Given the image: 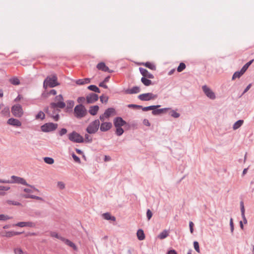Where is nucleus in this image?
I'll use <instances>...</instances> for the list:
<instances>
[{
	"mask_svg": "<svg viewBox=\"0 0 254 254\" xmlns=\"http://www.w3.org/2000/svg\"><path fill=\"white\" fill-rule=\"evenodd\" d=\"M99 109V107L97 105L91 106L89 109V113L92 116L96 115Z\"/></svg>",
	"mask_w": 254,
	"mask_h": 254,
	"instance_id": "20",
	"label": "nucleus"
},
{
	"mask_svg": "<svg viewBox=\"0 0 254 254\" xmlns=\"http://www.w3.org/2000/svg\"><path fill=\"white\" fill-rule=\"evenodd\" d=\"M103 217L108 220H112L115 221L116 220V218L114 216H112L110 215L109 213H105L102 215Z\"/></svg>",
	"mask_w": 254,
	"mask_h": 254,
	"instance_id": "27",
	"label": "nucleus"
},
{
	"mask_svg": "<svg viewBox=\"0 0 254 254\" xmlns=\"http://www.w3.org/2000/svg\"><path fill=\"white\" fill-rule=\"evenodd\" d=\"M137 238L139 240L142 241L145 239V235L144 232L141 229H139L136 233Z\"/></svg>",
	"mask_w": 254,
	"mask_h": 254,
	"instance_id": "25",
	"label": "nucleus"
},
{
	"mask_svg": "<svg viewBox=\"0 0 254 254\" xmlns=\"http://www.w3.org/2000/svg\"><path fill=\"white\" fill-rule=\"evenodd\" d=\"M144 65L148 67V68L150 69H152V70H155L156 69V66L155 65L153 64H152L150 62H146V63H145L144 64Z\"/></svg>",
	"mask_w": 254,
	"mask_h": 254,
	"instance_id": "37",
	"label": "nucleus"
},
{
	"mask_svg": "<svg viewBox=\"0 0 254 254\" xmlns=\"http://www.w3.org/2000/svg\"><path fill=\"white\" fill-rule=\"evenodd\" d=\"M127 107L128 108H133L136 109H141L142 108L141 106L135 104H129L127 105Z\"/></svg>",
	"mask_w": 254,
	"mask_h": 254,
	"instance_id": "50",
	"label": "nucleus"
},
{
	"mask_svg": "<svg viewBox=\"0 0 254 254\" xmlns=\"http://www.w3.org/2000/svg\"><path fill=\"white\" fill-rule=\"evenodd\" d=\"M23 232H18L14 231H4L0 233V235L2 237H5L7 238H10L14 236L19 235Z\"/></svg>",
	"mask_w": 254,
	"mask_h": 254,
	"instance_id": "13",
	"label": "nucleus"
},
{
	"mask_svg": "<svg viewBox=\"0 0 254 254\" xmlns=\"http://www.w3.org/2000/svg\"><path fill=\"white\" fill-rule=\"evenodd\" d=\"M51 235L52 237H55L57 239H59V235L58 234V233H57L56 232H52L51 234Z\"/></svg>",
	"mask_w": 254,
	"mask_h": 254,
	"instance_id": "62",
	"label": "nucleus"
},
{
	"mask_svg": "<svg viewBox=\"0 0 254 254\" xmlns=\"http://www.w3.org/2000/svg\"><path fill=\"white\" fill-rule=\"evenodd\" d=\"M141 81L142 82V83L145 86H149L152 84V81L150 80L147 79L144 77H142L141 78Z\"/></svg>",
	"mask_w": 254,
	"mask_h": 254,
	"instance_id": "30",
	"label": "nucleus"
},
{
	"mask_svg": "<svg viewBox=\"0 0 254 254\" xmlns=\"http://www.w3.org/2000/svg\"><path fill=\"white\" fill-rule=\"evenodd\" d=\"M5 203L8 205H16V206H20L21 205V203L19 202L14 201V200H7L5 201Z\"/></svg>",
	"mask_w": 254,
	"mask_h": 254,
	"instance_id": "32",
	"label": "nucleus"
},
{
	"mask_svg": "<svg viewBox=\"0 0 254 254\" xmlns=\"http://www.w3.org/2000/svg\"><path fill=\"white\" fill-rule=\"evenodd\" d=\"M243 123H244V120H239L237 121L233 125V129L234 130H236V129H238L243 125Z\"/></svg>",
	"mask_w": 254,
	"mask_h": 254,
	"instance_id": "24",
	"label": "nucleus"
},
{
	"mask_svg": "<svg viewBox=\"0 0 254 254\" xmlns=\"http://www.w3.org/2000/svg\"><path fill=\"white\" fill-rule=\"evenodd\" d=\"M10 83L13 85H17L20 84V81L17 77H13L9 80Z\"/></svg>",
	"mask_w": 254,
	"mask_h": 254,
	"instance_id": "35",
	"label": "nucleus"
},
{
	"mask_svg": "<svg viewBox=\"0 0 254 254\" xmlns=\"http://www.w3.org/2000/svg\"><path fill=\"white\" fill-rule=\"evenodd\" d=\"M100 127V121L99 120H95L89 124L86 129V131L89 134L96 133Z\"/></svg>",
	"mask_w": 254,
	"mask_h": 254,
	"instance_id": "5",
	"label": "nucleus"
},
{
	"mask_svg": "<svg viewBox=\"0 0 254 254\" xmlns=\"http://www.w3.org/2000/svg\"><path fill=\"white\" fill-rule=\"evenodd\" d=\"M115 110L114 108H110L107 109L104 112V116L106 118L110 117L112 114L115 113Z\"/></svg>",
	"mask_w": 254,
	"mask_h": 254,
	"instance_id": "23",
	"label": "nucleus"
},
{
	"mask_svg": "<svg viewBox=\"0 0 254 254\" xmlns=\"http://www.w3.org/2000/svg\"><path fill=\"white\" fill-rule=\"evenodd\" d=\"M88 89L96 93H100V90L99 88L94 85H91L88 87Z\"/></svg>",
	"mask_w": 254,
	"mask_h": 254,
	"instance_id": "31",
	"label": "nucleus"
},
{
	"mask_svg": "<svg viewBox=\"0 0 254 254\" xmlns=\"http://www.w3.org/2000/svg\"><path fill=\"white\" fill-rule=\"evenodd\" d=\"M13 226H18L20 227H35L36 224L34 222L31 221L27 222H19L16 224H13Z\"/></svg>",
	"mask_w": 254,
	"mask_h": 254,
	"instance_id": "11",
	"label": "nucleus"
},
{
	"mask_svg": "<svg viewBox=\"0 0 254 254\" xmlns=\"http://www.w3.org/2000/svg\"><path fill=\"white\" fill-rule=\"evenodd\" d=\"M160 107V105H152V106H147V107H142V108L141 109H142V110L143 111H148L149 110H152L157 109Z\"/></svg>",
	"mask_w": 254,
	"mask_h": 254,
	"instance_id": "28",
	"label": "nucleus"
},
{
	"mask_svg": "<svg viewBox=\"0 0 254 254\" xmlns=\"http://www.w3.org/2000/svg\"><path fill=\"white\" fill-rule=\"evenodd\" d=\"M99 86L103 87V88H104L105 89H107L108 88V86L106 84H105V82H104V81L101 82L99 84Z\"/></svg>",
	"mask_w": 254,
	"mask_h": 254,
	"instance_id": "61",
	"label": "nucleus"
},
{
	"mask_svg": "<svg viewBox=\"0 0 254 254\" xmlns=\"http://www.w3.org/2000/svg\"><path fill=\"white\" fill-rule=\"evenodd\" d=\"M68 139L70 141L75 143H83L84 141L83 137L78 133L75 131L68 134Z\"/></svg>",
	"mask_w": 254,
	"mask_h": 254,
	"instance_id": "6",
	"label": "nucleus"
},
{
	"mask_svg": "<svg viewBox=\"0 0 254 254\" xmlns=\"http://www.w3.org/2000/svg\"><path fill=\"white\" fill-rule=\"evenodd\" d=\"M170 115L171 116L175 118H178L180 117V115L179 113L176 112L174 110H172L170 112Z\"/></svg>",
	"mask_w": 254,
	"mask_h": 254,
	"instance_id": "42",
	"label": "nucleus"
},
{
	"mask_svg": "<svg viewBox=\"0 0 254 254\" xmlns=\"http://www.w3.org/2000/svg\"><path fill=\"white\" fill-rule=\"evenodd\" d=\"M193 246H194V248L195 250L197 253H199L200 252V250H199V247L198 243L197 242H196V241H194L193 242Z\"/></svg>",
	"mask_w": 254,
	"mask_h": 254,
	"instance_id": "46",
	"label": "nucleus"
},
{
	"mask_svg": "<svg viewBox=\"0 0 254 254\" xmlns=\"http://www.w3.org/2000/svg\"><path fill=\"white\" fill-rule=\"evenodd\" d=\"M11 178L12 179V181L0 179V183H2V184L16 183V184H21V185H25L26 186H28L30 188L33 189L36 191H39L36 188H35L34 186L30 185L28 184H27L26 181H25V180L22 178L17 177L16 176H12L11 177Z\"/></svg>",
	"mask_w": 254,
	"mask_h": 254,
	"instance_id": "1",
	"label": "nucleus"
},
{
	"mask_svg": "<svg viewBox=\"0 0 254 254\" xmlns=\"http://www.w3.org/2000/svg\"><path fill=\"white\" fill-rule=\"evenodd\" d=\"M10 189V188L8 186H0V190L7 191Z\"/></svg>",
	"mask_w": 254,
	"mask_h": 254,
	"instance_id": "53",
	"label": "nucleus"
},
{
	"mask_svg": "<svg viewBox=\"0 0 254 254\" xmlns=\"http://www.w3.org/2000/svg\"><path fill=\"white\" fill-rule=\"evenodd\" d=\"M14 252L15 254H23V252L21 249L20 248H16L14 250Z\"/></svg>",
	"mask_w": 254,
	"mask_h": 254,
	"instance_id": "51",
	"label": "nucleus"
},
{
	"mask_svg": "<svg viewBox=\"0 0 254 254\" xmlns=\"http://www.w3.org/2000/svg\"><path fill=\"white\" fill-rule=\"evenodd\" d=\"M139 71L144 77H146L148 78H153L154 76L152 74L149 73L146 69L142 67H139Z\"/></svg>",
	"mask_w": 254,
	"mask_h": 254,
	"instance_id": "18",
	"label": "nucleus"
},
{
	"mask_svg": "<svg viewBox=\"0 0 254 254\" xmlns=\"http://www.w3.org/2000/svg\"><path fill=\"white\" fill-rule=\"evenodd\" d=\"M45 114L43 112L41 111L39 112V113L36 115L35 119L37 120H38V119L43 120L45 119Z\"/></svg>",
	"mask_w": 254,
	"mask_h": 254,
	"instance_id": "34",
	"label": "nucleus"
},
{
	"mask_svg": "<svg viewBox=\"0 0 254 254\" xmlns=\"http://www.w3.org/2000/svg\"><path fill=\"white\" fill-rule=\"evenodd\" d=\"M167 254H177V253L174 250H171L168 252Z\"/></svg>",
	"mask_w": 254,
	"mask_h": 254,
	"instance_id": "64",
	"label": "nucleus"
},
{
	"mask_svg": "<svg viewBox=\"0 0 254 254\" xmlns=\"http://www.w3.org/2000/svg\"><path fill=\"white\" fill-rule=\"evenodd\" d=\"M116 133L118 136H121L122 135L124 132V129L122 128V127H116Z\"/></svg>",
	"mask_w": 254,
	"mask_h": 254,
	"instance_id": "40",
	"label": "nucleus"
},
{
	"mask_svg": "<svg viewBox=\"0 0 254 254\" xmlns=\"http://www.w3.org/2000/svg\"><path fill=\"white\" fill-rule=\"evenodd\" d=\"M44 162L48 164H53L54 163V160L51 157H46L44 158Z\"/></svg>",
	"mask_w": 254,
	"mask_h": 254,
	"instance_id": "38",
	"label": "nucleus"
},
{
	"mask_svg": "<svg viewBox=\"0 0 254 254\" xmlns=\"http://www.w3.org/2000/svg\"><path fill=\"white\" fill-rule=\"evenodd\" d=\"M67 129L65 128H63L61 129L59 131V135L60 136H63L64 134H65L67 133Z\"/></svg>",
	"mask_w": 254,
	"mask_h": 254,
	"instance_id": "49",
	"label": "nucleus"
},
{
	"mask_svg": "<svg viewBox=\"0 0 254 254\" xmlns=\"http://www.w3.org/2000/svg\"><path fill=\"white\" fill-rule=\"evenodd\" d=\"M143 124L144 125L149 127L150 126V123H149V121L147 119H144L143 121Z\"/></svg>",
	"mask_w": 254,
	"mask_h": 254,
	"instance_id": "56",
	"label": "nucleus"
},
{
	"mask_svg": "<svg viewBox=\"0 0 254 254\" xmlns=\"http://www.w3.org/2000/svg\"><path fill=\"white\" fill-rule=\"evenodd\" d=\"M186 64L183 63H181L177 68V71L179 72H182L186 68Z\"/></svg>",
	"mask_w": 254,
	"mask_h": 254,
	"instance_id": "39",
	"label": "nucleus"
},
{
	"mask_svg": "<svg viewBox=\"0 0 254 254\" xmlns=\"http://www.w3.org/2000/svg\"><path fill=\"white\" fill-rule=\"evenodd\" d=\"M67 108L68 109H72L74 105V102L73 100H67L66 101Z\"/></svg>",
	"mask_w": 254,
	"mask_h": 254,
	"instance_id": "41",
	"label": "nucleus"
},
{
	"mask_svg": "<svg viewBox=\"0 0 254 254\" xmlns=\"http://www.w3.org/2000/svg\"><path fill=\"white\" fill-rule=\"evenodd\" d=\"M72 157L75 162L78 163H80V158L77 156H76L75 154L73 153L72 154Z\"/></svg>",
	"mask_w": 254,
	"mask_h": 254,
	"instance_id": "47",
	"label": "nucleus"
},
{
	"mask_svg": "<svg viewBox=\"0 0 254 254\" xmlns=\"http://www.w3.org/2000/svg\"><path fill=\"white\" fill-rule=\"evenodd\" d=\"M57 186L60 190H63L65 188V184L63 182H58L57 183Z\"/></svg>",
	"mask_w": 254,
	"mask_h": 254,
	"instance_id": "44",
	"label": "nucleus"
},
{
	"mask_svg": "<svg viewBox=\"0 0 254 254\" xmlns=\"http://www.w3.org/2000/svg\"><path fill=\"white\" fill-rule=\"evenodd\" d=\"M12 217L8 216V215L4 214H0V220L1 221H5L10 219H11Z\"/></svg>",
	"mask_w": 254,
	"mask_h": 254,
	"instance_id": "43",
	"label": "nucleus"
},
{
	"mask_svg": "<svg viewBox=\"0 0 254 254\" xmlns=\"http://www.w3.org/2000/svg\"><path fill=\"white\" fill-rule=\"evenodd\" d=\"M97 68L99 70L103 71H107L108 72H112V70H110L108 66H107L104 63L101 62L97 65Z\"/></svg>",
	"mask_w": 254,
	"mask_h": 254,
	"instance_id": "17",
	"label": "nucleus"
},
{
	"mask_svg": "<svg viewBox=\"0 0 254 254\" xmlns=\"http://www.w3.org/2000/svg\"><path fill=\"white\" fill-rule=\"evenodd\" d=\"M31 198L39 200H42V201L43 200V198H42L40 196L34 195H32Z\"/></svg>",
	"mask_w": 254,
	"mask_h": 254,
	"instance_id": "58",
	"label": "nucleus"
},
{
	"mask_svg": "<svg viewBox=\"0 0 254 254\" xmlns=\"http://www.w3.org/2000/svg\"><path fill=\"white\" fill-rule=\"evenodd\" d=\"M78 103H79V104L83 103L85 101V98L83 97H79L77 98V100Z\"/></svg>",
	"mask_w": 254,
	"mask_h": 254,
	"instance_id": "52",
	"label": "nucleus"
},
{
	"mask_svg": "<svg viewBox=\"0 0 254 254\" xmlns=\"http://www.w3.org/2000/svg\"><path fill=\"white\" fill-rule=\"evenodd\" d=\"M60 85L58 81V77L56 74H52L48 76L44 81L43 88L47 89L48 87L53 88Z\"/></svg>",
	"mask_w": 254,
	"mask_h": 254,
	"instance_id": "2",
	"label": "nucleus"
},
{
	"mask_svg": "<svg viewBox=\"0 0 254 254\" xmlns=\"http://www.w3.org/2000/svg\"><path fill=\"white\" fill-rule=\"evenodd\" d=\"M75 82L78 85H83L84 84L83 79H79L76 80Z\"/></svg>",
	"mask_w": 254,
	"mask_h": 254,
	"instance_id": "57",
	"label": "nucleus"
},
{
	"mask_svg": "<svg viewBox=\"0 0 254 254\" xmlns=\"http://www.w3.org/2000/svg\"><path fill=\"white\" fill-rule=\"evenodd\" d=\"M169 236V232L167 230H163L160 234L158 236V238L160 239H164Z\"/></svg>",
	"mask_w": 254,
	"mask_h": 254,
	"instance_id": "26",
	"label": "nucleus"
},
{
	"mask_svg": "<svg viewBox=\"0 0 254 254\" xmlns=\"http://www.w3.org/2000/svg\"><path fill=\"white\" fill-rule=\"evenodd\" d=\"M58 124L53 123H46L41 127V130L44 132H48L55 130L58 127Z\"/></svg>",
	"mask_w": 254,
	"mask_h": 254,
	"instance_id": "8",
	"label": "nucleus"
},
{
	"mask_svg": "<svg viewBox=\"0 0 254 254\" xmlns=\"http://www.w3.org/2000/svg\"><path fill=\"white\" fill-rule=\"evenodd\" d=\"M23 190L24 192L28 193H30L32 192V190L30 189L25 188V189H23Z\"/></svg>",
	"mask_w": 254,
	"mask_h": 254,
	"instance_id": "63",
	"label": "nucleus"
},
{
	"mask_svg": "<svg viewBox=\"0 0 254 254\" xmlns=\"http://www.w3.org/2000/svg\"><path fill=\"white\" fill-rule=\"evenodd\" d=\"M65 244L73 248L74 250H77V247L76 245L69 240L67 239V240L65 241Z\"/></svg>",
	"mask_w": 254,
	"mask_h": 254,
	"instance_id": "36",
	"label": "nucleus"
},
{
	"mask_svg": "<svg viewBox=\"0 0 254 254\" xmlns=\"http://www.w3.org/2000/svg\"><path fill=\"white\" fill-rule=\"evenodd\" d=\"M147 217L148 220H150L152 216V213L150 209H148L146 212Z\"/></svg>",
	"mask_w": 254,
	"mask_h": 254,
	"instance_id": "54",
	"label": "nucleus"
},
{
	"mask_svg": "<svg viewBox=\"0 0 254 254\" xmlns=\"http://www.w3.org/2000/svg\"><path fill=\"white\" fill-rule=\"evenodd\" d=\"M98 96L95 93H91L88 95L86 97L87 103L91 104L93 103L98 100Z\"/></svg>",
	"mask_w": 254,
	"mask_h": 254,
	"instance_id": "12",
	"label": "nucleus"
},
{
	"mask_svg": "<svg viewBox=\"0 0 254 254\" xmlns=\"http://www.w3.org/2000/svg\"><path fill=\"white\" fill-rule=\"evenodd\" d=\"M193 225H194V224L192 222L190 221L189 222L190 230V232L191 234L193 233Z\"/></svg>",
	"mask_w": 254,
	"mask_h": 254,
	"instance_id": "55",
	"label": "nucleus"
},
{
	"mask_svg": "<svg viewBox=\"0 0 254 254\" xmlns=\"http://www.w3.org/2000/svg\"><path fill=\"white\" fill-rule=\"evenodd\" d=\"M138 98L141 101H147L156 99L157 95L152 93H147L140 94Z\"/></svg>",
	"mask_w": 254,
	"mask_h": 254,
	"instance_id": "9",
	"label": "nucleus"
},
{
	"mask_svg": "<svg viewBox=\"0 0 254 254\" xmlns=\"http://www.w3.org/2000/svg\"><path fill=\"white\" fill-rule=\"evenodd\" d=\"M240 207H241V215H242V217L244 223L245 224H247V219H246V216L245 215V210L244 203H243V201H241L240 202Z\"/></svg>",
	"mask_w": 254,
	"mask_h": 254,
	"instance_id": "21",
	"label": "nucleus"
},
{
	"mask_svg": "<svg viewBox=\"0 0 254 254\" xmlns=\"http://www.w3.org/2000/svg\"><path fill=\"white\" fill-rule=\"evenodd\" d=\"M57 94V91L55 89H52L51 90L49 93H47V94H51V95H56Z\"/></svg>",
	"mask_w": 254,
	"mask_h": 254,
	"instance_id": "60",
	"label": "nucleus"
},
{
	"mask_svg": "<svg viewBox=\"0 0 254 254\" xmlns=\"http://www.w3.org/2000/svg\"><path fill=\"white\" fill-rule=\"evenodd\" d=\"M114 124L115 127H122L126 124V122L122 118L117 117L114 120Z\"/></svg>",
	"mask_w": 254,
	"mask_h": 254,
	"instance_id": "15",
	"label": "nucleus"
},
{
	"mask_svg": "<svg viewBox=\"0 0 254 254\" xmlns=\"http://www.w3.org/2000/svg\"><path fill=\"white\" fill-rule=\"evenodd\" d=\"M254 62V60H252L250 61H249L248 63L246 64L241 68L242 70V72H245L247 70L249 66L253 63Z\"/></svg>",
	"mask_w": 254,
	"mask_h": 254,
	"instance_id": "33",
	"label": "nucleus"
},
{
	"mask_svg": "<svg viewBox=\"0 0 254 254\" xmlns=\"http://www.w3.org/2000/svg\"><path fill=\"white\" fill-rule=\"evenodd\" d=\"M92 141V137L88 134H85L84 141L85 142H91Z\"/></svg>",
	"mask_w": 254,
	"mask_h": 254,
	"instance_id": "45",
	"label": "nucleus"
},
{
	"mask_svg": "<svg viewBox=\"0 0 254 254\" xmlns=\"http://www.w3.org/2000/svg\"><path fill=\"white\" fill-rule=\"evenodd\" d=\"M112 127V124L110 122H103L101 124L100 130L102 131H107Z\"/></svg>",
	"mask_w": 254,
	"mask_h": 254,
	"instance_id": "16",
	"label": "nucleus"
},
{
	"mask_svg": "<svg viewBox=\"0 0 254 254\" xmlns=\"http://www.w3.org/2000/svg\"><path fill=\"white\" fill-rule=\"evenodd\" d=\"M100 101L102 103H107L108 100V98L104 95H102L100 97Z\"/></svg>",
	"mask_w": 254,
	"mask_h": 254,
	"instance_id": "48",
	"label": "nucleus"
},
{
	"mask_svg": "<svg viewBox=\"0 0 254 254\" xmlns=\"http://www.w3.org/2000/svg\"><path fill=\"white\" fill-rule=\"evenodd\" d=\"M11 113L15 117H21L23 115V111L22 106L18 104L13 105L11 107Z\"/></svg>",
	"mask_w": 254,
	"mask_h": 254,
	"instance_id": "7",
	"label": "nucleus"
},
{
	"mask_svg": "<svg viewBox=\"0 0 254 254\" xmlns=\"http://www.w3.org/2000/svg\"><path fill=\"white\" fill-rule=\"evenodd\" d=\"M7 124L14 126L19 127L21 126V123L18 120L14 118H10L7 121Z\"/></svg>",
	"mask_w": 254,
	"mask_h": 254,
	"instance_id": "14",
	"label": "nucleus"
},
{
	"mask_svg": "<svg viewBox=\"0 0 254 254\" xmlns=\"http://www.w3.org/2000/svg\"><path fill=\"white\" fill-rule=\"evenodd\" d=\"M202 89L205 95L209 99L214 100L216 98L215 93L208 87L207 85H204L202 87Z\"/></svg>",
	"mask_w": 254,
	"mask_h": 254,
	"instance_id": "10",
	"label": "nucleus"
},
{
	"mask_svg": "<svg viewBox=\"0 0 254 254\" xmlns=\"http://www.w3.org/2000/svg\"><path fill=\"white\" fill-rule=\"evenodd\" d=\"M73 113L75 118L81 119L87 115V110L83 104H80L74 107Z\"/></svg>",
	"mask_w": 254,
	"mask_h": 254,
	"instance_id": "3",
	"label": "nucleus"
},
{
	"mask_svg": "<svg viewBox=\"0 0 254 254\" xmlns=\"http://www.w3.org/2000/svg\"><path fill=\"white\" fill-rule=\"evenodd\" d=\"M169 109V108H162V109H155L152 110L153 111L152 112V114L153 115H160V114L163 113L164 112L167 111Z\"/></svg>",
	"mask_w": 254,
	"mask_h": 254,
	"instance_id": "22",
	"label": "nucleus"
},
{
	"mask_svg": "<svg viewBox=\"0 0 254 254\" xmlns=\"http://www.w3.org/2000/svg\"><path fill=\"white\" fill-rule=\"evenodd\" d=\"M244 73V72H242V69L240 71L235 72L232 76V80L240 78Z\"/></svg>",
	"mask_w": 254,
	"mask_h": 254,
	"instance_id": "29",
	"label": "nucleus"
},
{
	"mask_svg": "<svg viewBox=\"0 0 254 254\" xmlns=\"http://www.w3.org/2000/svg\"><path fill=\"white\" fill-rule=\"evenodd\" d=\"M55 100L56 103H51L50 104V107L52 109H56L57 108L60 109H64L65 107V104L64 102V98L62 95L60 94L56 96L55 98Z\"/></svg>",
	"mask_w": 254,
	"mask_h": 254,
	"instance_id": "4",
	"label": "nucleus"
},
{
	"mask_svg": "<svg viewBox=\"0 0 254 254\" xmlns=\"http://www.w3.org/2000/svg\"><path fill=\"white\" fill-rule=\"evenodd\" d=\"M140 92V88L138 86H134L131 89H127L125 91L126 94H132L138 93Z\"/></svg>",
	"mask_w": 254,
	"mask_h": 254,
	"instance_id": "19",
	"label": "nucleus"
},
{
	"mask_svg": "<svg viewBox=\"0 0 254 254\" xmlns=\"http://www.w3.org/2000/svg\"><path fill=\"white\" fill-rule=\"evenodd\" d=\"M21 196L25 198H31L32 195L28 194H21Z\"/></svg>",
	"mask_w": 254,
	"mask_h": 254,
	"instance_id": "59",
	"label": "nucleus"
}]
</instances>
